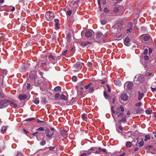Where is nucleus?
Wrapping results in <instances>:
<instances>
[{
    "label": "nucleus",
    "instance_id": "f257e3e1",
    "mask_svg": "<svg viewBox=\"0 0 156 156\" xmlns=\"http://www.w3.org/2000/svg\"><path fill=\"white\" fill-rule=\"evenodd\" d=\"M13 105L14 108H18L17 105L14 102V101H11L4 99L0 101V108L7 107L9 105Z\"/></svg>",
    "mask_w": 156,
    "mask_h": 156
},
{
    "label": "nucleus",
    "instance_id": "f03ea898",
    "mask_svg": "<svg viewBox=\"0 0 156 156\" xmlns=\"http://www.w3.org/2000/svg\"><path fill=\"white\" fill-rule=\"evenodd\" d=\"M90 150L92 153L95 154H101L103 153H107V150L106 149L102 148L100 147H92L90 148Z\"/></svg>",
    "mask_w": 156,
    "mask_h": 156
},
{
    "label": "nucleus",
    "instance_id": "7ed1b4c3",
    "mask_svg": "<svg viewBox=\"0 0 156 156\" xmlns=\"http://www.w3.org/2000/svg\"><path fill=\"white\" fill-rule=\"evenodd\" d=\"M92 83L90 82L87 85L84 87V88L86 90L85 92L87 94L92 93L94 91V88L93 87H91Z\"/></svg>",
    "mask_w": 156,
    "mask_h": 156
},
{
    "label": "nucleus",
    "instance_id": "20e7f679",
    "mask_svg": "<svg viewBox=\"0 0 156 156\" xmlns=\"http://www.w3.org/2000/svg\"><path fill=\"white\" fill-rule=\"evenodd\" d=\"M54 17V14L52 12L48 11L46 12L45 17L47 20L51 21L53 19Z\"/></svg>",
    "mask_w": 156,
    "mask_h": 156
},
{
    "label": "nucleus",
    "instance_id": "39448f33",
    "mask_svg": "<svg viewBox=\"0 0 156 156\" xmlns=\"http://www.w3.org/2000/svg\"><path fill=\"white\" fill-rule=\"evenodd\" d=\"M82 68V65L80 62H78L74 65L73 68L74 71L78 72Z\"/></svg>",
    "mask_w": 156,
    "mask_h": 156
},
{
    "label": "nucleus",
    "instance_id": "423d86ee",
    "mask_svg": "<svg viewBox=\"0 0 156 156\" xmlns=\"http://www.w3.org/2000/svg\"><path fill=\"white\" fill-rule=\"evenodd\" d=\"M133 87V83L130 82H126L124 85V87L125 89L131 90Z\"/></svg>",
    "mask_w": 156,
    "mask_h": 156
},
{
    "label": "nucleus",
    "instance_id": "0eeeda50",
    "mask_svg": "<svg viewBox=\"0 0 156 156\" xmlns=\"http://www.w3.org/2000/svg\"><path fill=\"white\" fill-rule=\"evenodd\" d=\"M141 39H142L145 41H150L151 40V36L148 34H144L140 36Z\"/></svg>",
    "mask_w": 156,
    "mask_h": 156
},
{
    "label": "nucleus",
    "instance_id": "6e6552de",
    "mask_svg": "<svg viewBox=\"0 0 156 156\" xmlns=\"http://www.w3.org/2000/svg\"><path fill=\"white\" fill-rule=\"evenodd\" d=\"M45 132L46 136L49 138L51 137L54 134V132L50 131L49 129L47 128L45 129Z\"/></svg>",
    "mask_w": 156,
    "mask_h": 156
},
{
    "label": "nucleus",
    "instance_id": "1a4fd4ad",
    "mask_svg": "<svg viewBox=\"0 0 156 156\" xmlns=\"http://www.w3.org/2000/svg\"><path fill=\"white\" fill-rule=\"evenodd\" d=\"M94 33V32L93 30H88L85 33V36L89 38L91 37Z\"/></svg>",
    "mask_w": 156,
    "mask_h": 156
},
{
    "label": "nucleus",
    "instance_id": "9d476101",
    "mask_svg": "<svg viewBox=\"0 0 156 156\" xmlns=\"http://www.w3.org/2000/svg\"><path fill=\"white\" fill-rule=\"evenodd\" d=\"M79 1V0H76L75 1H73L71 2V6L73 8L78 7V4Z\"/></svg>",
    "mask_w": 156,
    "mask_h": 156
},
{
    "label": "nucleus",
    "instance_id": "9b49d317",
    "mask_svg": "<svg viewBox=\"0 0 156 156\" xmlns=\"http://www.w3.org/2000/svg\"><path fill=\"white\" fill-rule=\"evenodd\" d=\"M103 37V34L99 32L97 33L96 35V39L97 41H98L102 39Z\"/></svg>",
    "mask_w": 156,
    "mask_h": 156
},
{
    "label": "nucleus",
    "instance_id": "f8f14e48",
    "mask_svg": "<svg viewBox=\"0 0 156 156\" xmlns=\"http://www.w3.org/2000/svg\"><path fill=\"white\" fill-rule=\"evenodd\" d=\"M61 134L64 138H66L68 137V134L67 131L65 129L61 130L60 131Z\"/></svg>",
    "mask_w": 156,
    "mask_h": 156
},
{
    "label": "nucleus",
    "instance_id": "ddd939ff",
    "mask_svg": "<svg viewBox=\"0 0 156 156\" xmlns=\"http://www.w3.org/2000/svg\"><path fill=\"white\" fill-rule=\"evenodd\" d=\"M48 58L50 62L53 64H55L56 62V60L55 59V57L51 55H50L48 56Z\"/></svg>",
    "mask_w": 156,
    "mask_h": 156
},
{
    "label": "nucleus",
    "instance_id": "4468645a",
    "mask_svg": "<svg viewBox=\"0 0 156 156\" xmlns=\"http://www.w3.org/2000/svg\"><path fill=\"white\" fill-rule=\"evenodd\" d=\"M144 59L145 62V64L142 63L144 68H147V64L148 61L149 60V57L147 55H145L144 56Z\"/></svg>",
    "mask_w": 156,
    "mask_h": 156
},
{
    "label": "nucleus",
    "instance_id": "2eb2a0df",
    "mask_svg": "<svg viewBox=\"0 0 156 156\" xmlns=\"http://www.w3.org/2000/svg\"><path fill=\"white\" fill-rule=\"evenodd\" d=\"M92 153L90 149L87 151H85L80 156H88Z\"/></svg>",
    "mask_w": 156,
    "mask_h": 156
},
{
    "label": "nucleus",
    "instance_id": "dca6fc26",
    "mask_svg": "<svg viewBox=\"0 0 156 156\" xmlns=\"http://www.w3.org/2000/svg\"><path fill=\"white\" fill-rule=\"evenodd\" d=\"M121 97L123 101H126L128 100V96L125 93L122 94L121 95Z\"/></svg>",
    "mask_w": 156,
    "mask_h": 156
},
{
    "label": "nucleus",
    "instance_id": "f3484780",
    "mask_svg": "<svg viewBox=\"0 0 156 156\" xmlns=\"http://www.w3.org/2000/svg\"><path fill=\"white\" fill-rule=\"evenodd\" d=\"M124 42V44L126 45L127 46H129L130 45V39L128 37H126Z\"/></svg>",
    "mask_w": 156,
    "mask_h": 156
},
{
    "label": "nucleus",
    "instance_id": "a211bd4d",
    "mask_svg": "<svg viewBox=\"0 0 156 156\" xmlns=\"http://www.w3.org/2000/svg\"><path fill=\"white\" fill-rule=\"evenodd\" d=\"M27 97V96L24 94H20L18 97L19 99L21 101L25 99Z\"/></svg>",
    "mask_w": 156,
    "mask_h": 156
},
{
    "label": "nucleus",
    "instance_id": "6ab92c4d",
    "mask_svg": "<svg viewBox=\"0 0 156 156\" xmlns=\"http://www.w3.org/2000/svg\"><path fill=\"white\" fill-rule=\"evenodd\" d=\"M138 80L140 82H142L144 80V77L143 76L141 75H137Z\"/></svg>",
    "mask_w": 156,
    "mask_h": 156
},
{
    "label": "nucleus",
    "instance_id": "aec40b11",
    "mask_svg": "<svg viewBox=\"0 0 156 156\" xmlns=\"http://www.w3.org/2000/svg\"><path fill=\"white\" fill-rule=\"evenodd\" d=\"M123 9V6H117L115 7L113 11L114 12H117L118 11H119L121 9Z\"/></svg>",
    "mask_w": 156,
    "mask_h": 156
},
{
    "label": "nucleus",
    "instance_id": "412c9836",
    "mask_svg": "<svg viewBox=\"0 0 156 156\" xmlns=\"http://www.w3.org/2000/svg\"><path fill=\"white\" fill-rule=\"evenodd\" d=\"M54 21L55 23V29L56 30H57L59 29V20L57 19H55L54 20Z\"/></svg>",
    "mask_w": 156,
    "mask_h": 156
},
{
    "label": "nucleus",
    "instance_id": "4be33fe9",
    "mask_svg": "<svg viewBox=\"0 0 156 156\" xmlns=\"http://www.w3.org/2000/svg\"><path fill=\"white\" fill-rule=\"evenodd\" d=\"M129 29H127V33H129L131 32L132 31V23H130L129 24Z\"/></svg>",
    "mask_w": 156,
    "mask_h": 156
},
{
    "label": "nucleus",
    "instance_id": "5701e85b",
    "mask_svg": "<svg viewBox=\"0 0 156 156\" xmlns=\"http://www.w3.org/2000/svg\"><path fill=\"white\" fill-rule=\"evenodd\" d=\"M114 83L117 86H120L121 85V83L119 80H114Z\"/></svg>",
    "mask_w": 156,
    "mask_h": 156
},
{
    "label": "nucleus",
    "instance_id": "b1692460",
    "mask_svg": "<svg viewBox=\"0 0 156 156\" xmlns=\"http://www.w3.org/2000/svg\"><path fill=\"white\" fill-rule=\"evenodd\" d=\"M138 99L139 100H140L141 99L142 97L144 95V93H141L140 91L138 92Z\"/></svg>",
    "mask_w": 156,
    "mask_h": 156
},
{
    "label": "nucleus",
    "instance_id": "393cba45",
    "mask_svg": "<svg viewBox=\"0 0 156 156\" xmlns=\"http://www.w3.org/2000/svg\"><path fill=\"white\" fill-rule=\"evenodd\" d=\"M7 127L6 126H3L1 129V133L4 134L6 132L7 129Z\"/></svg>",
    "mask_w": 156,
    "mask_h": 156
},
{
    "label": "nucleus",
    "instance_id": "a878e982",
    "mask_svg": "<svg viewBox=\"0 0 156 156\" xmlns=\"http://www.w3.org/2000/svg\"><path fill=\"white\" fill-rule=\"evenodd\" d=\"M104 95L105 98L106 99L108 98L109 99V98H111L110 96L108 94L107 92L105 91L104 92Z\"/></svg>",
    "mask_w": 156,
    "mask_h": 156
},
{
    "label": "nucleus",
    "instance_id": "bb28decb",
    "mask_svg": "<svg viewBox=\"0 0 156 156\" xmlns=\"http://www.w3.org/2000/svg\"><path fill=\"white\" fill-rule=\"evenodd\" d=\"M132 145V143L130 141H127L126 142V146L127 148H130Z\"/></svg>",
    "mask_w": 156,
    "mask_h": 156
},
{
    "label": "nucleus",
    "instance_id": "cd10ccee",
    "mask_svg": "<svg viewBox=\"0 0 156 156\" xmlns=\"http://www.w3.org/2000/svg\"><path fill=\"white\" fill-rule=\"evenodd\" d=\"M41 101L42 104H45L47 103L46 98L44 97L41 98Z\"/></svg>",
    "mask_w": 156,
    "mask_h": 156
},
{
    "label": "nucleus",
    "instance_id": "c85d7f7f",
    "mask_svg": "<svg viewBox=\"0 0 156 156\" xmlns=\"http://www.w3.org/2000/svg\"><path fill=\"white\" fill-rule=\"evenodd\" d=\"M151 139V136L149 135H146L145 136V139L144 141H147L148 140Z\"/></svg>",
    "mask_w": 156,
    "mask_h": 156
},
{
    "label": "nucleus",
    "instance_id": "c756f323",
    "mask_svg": "<svg viewBox=\"0 0 156 156\" xmlns=\"http://www.w3.org/2000/svg\"><path fill=\"white\" fill-rule=\"evenodd\" d=\"M145 112L147 114L150 115L152 113V111L151 109L149 108L146 110Z\"/></svg>",
    "mask_w": 156,
    "mask_h": 156
},
{
    "label": "nucleus",
    "instance_id": "7c9ffc66",
    "mask_svg": "<svg viewBox=\"0 0 156 156\" xmlns=\"http://www.w3.org/2000/svg\"><path fill=\"white\" fill-rule=\"evenodd\" d=\"M60 98L64 100H66L67 99V98L64 94H62L60 95Z\"/></svg>",
    "mask_w": 156,
    "mask_h": 156
},
{
    "label": "nucleus",
    "instance_id": "2f4dec72",
    "mask_svg": "<svg viewBox=\"0 0 156 156\" xmlns=\"http://www.w3.org/2000/svg\"><path fill=\"white\" fill-rule=\"evenodd\" d=\"M90 43L88 41H86L85 42H83L80 44L81 46H85L86 45L89 44Z\"/></svg>",
    "mask_w": 156,
    "mask_h": 156
},
{
    "label": "nucleus",
    "instance_id": "473e14b6",
    "mask_svg": "<svg viewBox=\"0 0 156 156\" xmlns=\"http://www.w3.org/2000/svg\"><path fill=\"white\" fill-rule=\"evenodd\" d=\"M5 38V35L3 34H0V41H2Z\"/></svg>",
    "mask_w": 156,
    "mask_h": 156
},
{
    "label": "nucleus",
    "instance_id": "72a5a7b5",
    "mask_svg": "<svg viewBox=\"0 0 156 156\" xmlns=\"http://www.w3.org/2000/svg\"><path fill=\"white\" fill-rule=\"evenodd\" d=\"M33 102L35 104L37 105L39 103V100L38 98H36L34 99Z\"/></svg>",
    "mask_w": 156,
    "mask_h": 156
},
{
    "label": "nucleus",
    "instance_id": "f704fd0d",
    "mask_svg": "<svg viewBox=\"0 0 156 156\" xmlns=\"http://www.w3.org/2000/svg\"><path fill=\"white\" fill-rule=\"evenodd\" d=\"M87 117V115L85 114H83L81 115V118L83 120H85Z\"/></svg>",
    "mask_w": 156,
    "mask_h": 156
},
{
    "label": "nucleus",
    "instance_id": "c9c22d12",
    "mask_svg": "<svg viewBox=\"0 0 156 156\" xmlns=\"http://www.w3.org/2000/svg\"><path fill=\"white\" fill-rule=\"evenodd\" d=\"M119 121V122H124L125 123L126 122V117L125 116L123 117L122 118V119L120 120Z\"/></svg>",
    "mask_w": 156,
    "mask_h": 156
},
{
    "label": "nucleus",
    "instance_id": "e433bc0d",
    "mask_svg": "<svg viewBox=\"0 0 156 156\" xmlns=\"http://www.w3.org/2000/svg\"><path fill=\"white\" fill-rule=\"evenodd\" d=\"M61 87L59 86H57L56 87L54 90L55 91H60L61 90Z\"/></svg>",
    "mask_w": 156,
    "mask_h": 156
},
{
    "label": "nucleus",
    "instance_id": "4c0bfd02",
    "mask_svg": "<svg viewBox=\"0 0 156 156\" xmlns=\"http://www.w3.org/2000/svg\"><path fill=\"white\" fill-rule=\"evenodd\" d=\"M138 144L139 145V147H141L143 146L144 145V142L143 140H142Z\"/></svg>",
    "mask_w": 156,
    "mask_h": 156
},
{
    "label": "nucleus",
    "instance_id": "58836bf2",
    "mask_svg": "<svg viewBox=\"0 0 156 156\" xmlns=\"http://www.w3.org/2000/svg\"><path fill=\"white\" fill-rule=\"evenodd\" d=\"M106 87L107 88V89H108L107 90H108V92H110L111 90V87H110V86L109 85H108V84H107Z\"/></svg>",
    "mask_w": 156,
    "mask_h": 156
},
{
    "label": "nucleus",
    "instance_id": "ea45409f",
    "mask_svg": "<svg viewBox=\"0 0 156 156\" xmlns=\"http://www.w3.org/2000/svg\"><path fill=\"white\" fill-rule=\"evenodd\" d=\"M101 0H98V4L99 5V7H98V8L99 9V10L100 11H101V6L100 5Z\"/></svg>",
    "mask_w": 156,
    "mask_h": 156
},
{
    "label": "nucleus",
    "instance_id": "a19ab883",
    "mask_svg": "<svg viewBox=\"0 0 156 156\" xmlns=\"http://www.w3.org/2000/svg\"><path fill=\"white\" fill-rule=\"evenodd\" d=\"M101 23L102 25H105L107 23V21L104 20H101Z\"/></svg>",
    "mask_w": 156,
    "mask_h": 156
},
{
    "label": "nucleus",
    "instance_id": "79ce46f5",
    "mask_svg": "<svg viewBox=\"0 0 156 156\" xmlns=\"http://www.w3.org/2000/svg\"><path fill=\"white\" fill-rule=\"evenodd\" d=\"M77 77L76 76H73L72 77V79L74 82H76L77 80Z\"/></svg>",
    "mask_w": 156,
    "mask_h": 156
},
{
    "label": "nucleus",
    "instance_id": "37998d69",
    "mask_svg": "<svg viewBox=\"0 0 156 156\" xmlns=\"http://www.w3.org/2000/svg\"><path fill=\"white\" fill-rule=\"evenodd\" d=\"M72 13V11L71 10H69L67 11L66 13L67 15L70 16Z\"/></svg>",
    "mask_w": 156,
    "mask_h": 156
},
{
    "label": "nucleus",
    "instance_id": "c03bdc74",
    "mask_svg": "<svg viewBox=\"0 0 156 156\" xmlns=\"http://www.w3.org/2000/svg\"><path fill=\"white\" fill-rule=\"evenodd\" d=\"M46 143V141L44 140H43L41 141L40 142V144L41 145H44Z\"/></svg>",
    "mask_w": 156,
    "mask_h": 156
},
{
    "label": "nucleus",
    "instance_id": "a18cd8bd",
    "mask_svg": "<svg viewBox=\"0 0 156 156\" xmlns=\"http://www.w3.org/2000/svg\"><path fill=\"white\" fill-rule=\"evenodd\" d=\"M60 96V94L59 93H57L55 94V98L56 100H57L58 97Z\"/></svg>",
    "mask_w": 156,
    "mask_h": 156
},
{
    "label": "nucleus",
    "instance_id": "49530a36",
    "mask_svg": "<svg viewBox=\"0 0 156 156\" xmlns=\"http://www.w3.org/2000/svg\"><path fill=\"white\" fill-rule=\"evenodd\" d=\"M34 118H30L26 119L25 120L26 121H30L34 120Z\"/></svg>",
    "mask_w": 156,
    "mask_h": 156
},
{
    "label": "nucleus",
    "instance_id": "de8ad7c7",
    "mask_svg": "<svg viewBox=\"0 0 156 156\" xmlns=\"http://www.w3.org/2000/svg\"><path fill=\"white\" fill-rule=\"evenodd\" d=\"M111 110L112 112V114H114L115 111L114 110V108L113 107H111ZM112 115L113 117H114V115L113 114H112Z\"/></svg>",
    "mask_w": 156,
    "mask_h": 156
},
{
    "label": "nucleus",
    "instance_id": "09e8293b",
    "mask_svg": "<svg viewBox=\"0 0 156 156\" xmlns=\"http://www.w3.org/2000/svg\"><path fill=\"white\" fill-rule=\"evenodd\" d=\"M37 130L43 131L44 130V129L42 127H41L37 129Z\"/></svg>",
    "mask_w": 156,
    "mask_h": 156
},
{
    "label": "nucleus",
    "instance_id": "8fccbe9b",
    "mask_svg": "<svg viewBox=\"0 0 156 156\" xmlns=\"http://www.w3.org/2000/svg\"><path fill=\"white\" fill-rule=\"evenodd\" d=\"M148 51V50L147 48H146L144 51V54L145 55H147Z\"/></svg>",
    "mask_w": 156,
    "mask_h": 156
},
{
    "label": "nucleus",
    "instance_id": "3c124183",
    "mask_svg": "<svg viewBox=\"0 0 156 156\" xmlns=\"http://www.w3.org/2000/svg\"><path fill=\"white\" fill-rule=\"evenodd\" d=\"M152 73H147L145 74V76H152Z\"/></svg>",
    "mask_w": 156,
    "mask_h": 156
},
{
    "label": "nucleus",
    "instance_id": "603ef678",
    "mask_svg": "<svg viewBox=\"0 0 156 156\" xmlns=\"http://www.w3.org/2000/svg\"><path fill=\"white\" fill-rule=\"evenodd\" d=\"M124 115V113H120L119 114L117 115V117H122Z\"/></svg>",
    "mask_w": 156,
    "mask_h": 156
},
{
    "label": "nucleus",
    "instance_id": "864d4df0",
    "mask_svg": "<svg viewBox=\"0 0 156 156\" xmlns=\"http://www.w3.org/2000/svg\"><path fill=\"white\" fill-rule=\"evenodd\" d=\"M119 108L120 109L121 111L122 112H123L124 111V108L122 107V105L120 106Z\"/></svg>",
    "mask_w": 156,
    "mask_h": 156
},
{
    "label": "nucleus",
    "instance_id": "5fc2aeb1",
    "mask_svg": "<svg viewBox=\"0 0 156 156\" xmlns=\"http://www.w3.org/2000/svg\"><path fill=\"white\" fill-rule=\"evenodd\" d=\"M119 153V152H117L116 153V154H117V155H116V156H124L125 154V153H122V154L120 155H118V154Z\"/></svg>",
    "mask_w": 156,
    "mask_h": 156
},
{
    "label": "nucleus",
    "instance_id": "6e6d98bb",
    "mask_svg": "<svg viewBox=\"0 0 156 156\" xmlns=\"http://www.w3.org/2000/svg\"><path fill=\"white\" fill-rule=\"evenodd\" d=\"M101 3L103 5H105L106 4V0H101Z\"/></svg>",
    "mask_w": 156,
    "mask_h": 156
},
{
    "label": "nucleus",
    "instance_id": "4d7b16f0",
    "mask_svg": "<svg viewBox=\"0 0 156 156\" xmlns=\"http://www.w3.org/2000/svg\"><path fill=\"white\" fill-rule=\"evenodd\" d=\"M87 65L88 66H92V63L91 62H88Z\"/></svg>",
    "mask_w": 156,
    "mask_h": 156
},
{
    "label": "nucleus",
    "instance_id": "13d9d810",
    "mask_svg": "<svg viewBox=\"0 0 156 156\" xmlns=\"http://www.w3.org/2000/svg\"><path fill=\"white\" fill-rule=\"evenodd\" d=\"M141 105V103L140 102H138L136 103V106H140Z\"/></svg>",
    "mask_w": 156,
    "mask_h": 156
},
{
    "label": "nucleus",
    "instance_id": "bf43d9fd",
    "mask_svg": "<svg viewBox=\"0 0 156 156\" xmlns=\"http://www.w3.org/2000/svg\"><path fill=\"white\" fill-rule=\"evenodd\" d=\"M30 84L29 83H27V90L29 89L30 87Z\"/></svg>",
    "mask_w": 156,
    "mask_h": 156
},
{
    "label": "nucleus",
    "instance_id": "052dcab7",
    "mask_svg": "<svg viewBox=\"0 0 156 156\" xmlns=\"http://www.w3.org/2000/svg\"><path fill=\"white\" fill-rule=\"evenodd\" d=\"M48 148L49 150H53L54 149H55V147H48Z\"/></svg>",
    "mask_w": 156,
    "mask_h": 156
},
{
    "label": "nucleus",
    "instance_id": "680f3d73",
    "mask_svg": "<svg viewBox=\"0 0 156 156\" xmlns=\"http://www.w3.org/2000/svg\"><path fill=\"white\" fill-rule=\"evenodd\" d=\"M67 51H68L67 50H66L65 51H64L62 54V55L64 56L67 53Z\"/></svg>",
    "mask_w": 156,
    "mask_h": 156
},
{
    "label": "nucleus",
    "instance_id": "e2e57ef3",
    "mask_svg": "<svg viewBox=\"0 0 156 156\" xmlns=\"http://www.w3.org/2000/svg\"><path fill=\"white\" fill-rule=\"evenodd\" d=\"M151 90L152 92H154L155 91H156V88H153L152 87H151Z\"/></svg>",
    "mask_w": 156,
    "mask_h": 156
},
{
    "label": "nucleus",
    "instance_id": "0e129e2a",
    "mask_svg": "<svg viewBox=\"0 0 156 156\" xmlns=\"http://www.w3.org/2000/svg\"><path fill=\"white\" fill-rule=\"evenodd\" d=\"M152 147V145H149L147 146L146 147V148L147 149H149L150 148H151Z\"/></svg>",
    "mask_w": 156,
    "mask_h": 156
},
{
    "label": "nucleus",
    "instance_id": "69168bd1",
    "mask_svg": "<svg viewBox=\"0 0 156 156\" xmlns=\"http://www.w3.org/2000/svg\"><path fill=\"white\" fill-rule=\"evenodd\" d=\"M104 11L105 12H108L109 10L107 8H105L104 9Z\"/></svg>",
    "mask_w": 156,
    "mask_h": 156
},
{
    "label": "nucleus",
    "instance_id": "338daca9",
    "mask_svg": "<svg viewBox=\"0 0 156 156\" xmlns=\"http://www.w3.org/2000/svg\"><path fill=\"white\" fill-rule=\"evenodd\" d=\"M0 97L1 98H3V94L1 92H0Z\"/></svg>",
    "mask_w": 156,
    "mask_h": 156
},
{
    "label": "nucleus",
    "instance_id": "774afa93",
    "mask_svg": "<svg viewBox=\"0 0 156 156\" xmlns=\"http://www.w3.org/2000/svg\"><path fill=\"white\" fill-rule=\"evenodd\" d=\"M119 113V111L117 110H115V112L114 113V114H118Z\"/></svg>",
    "mask_w": 156,
    "mask_h": 156
}]
</instances>
